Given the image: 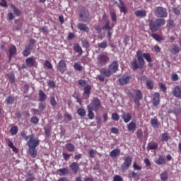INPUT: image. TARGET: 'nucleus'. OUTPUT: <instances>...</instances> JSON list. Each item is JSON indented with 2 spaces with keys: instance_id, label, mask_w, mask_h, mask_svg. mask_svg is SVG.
Returning <instances> with one entry per match:
<instances>
[{
  "instance_id": "f257e3e1",
  "label": "nucleus",
  "mask_w": 181,
  "mask_h": 181,
  "mask_svg": "<svg viewBox=\"0 0 181 181\" xmlns=\"http://www.w3.org/2000/svg\"><path fill=\"white\" fill-rule=\"evenodd\" d=\"M119 68V64L118 62L113 61L111 64L108 65V68H102L99 70L101 75H98L97 78L100 82L105 81V77H111L112 74H115L118 71Z\"/></svg>"
},
{
  "instance_id": "f03ea898",
  "label": "nucleus",
  "mask_w": 181,
  "mask_h": 181,
  "mask_svg": "<svg viewBox=\"0 0 181 181\" xmlns=\"http://www.w3.org/2000/svg\"><path fill=\"white\" fill-rule=\"evenodd\" d=\"M137 61L136 59H134L131 62V66L132 70L135 71V70H138V69H144V66L145 64L144 59L148 62L151 63L152 62V58H151V54L149 53H142V51L139 50L136 52Z\"/></svg>"
},
{
  "instance_id": "7ed1b4c3",
  "label": "nucleus",
  "mask_w": 181,
  "mask_h": 181,
  "mask_svg": "<svg viewBox=\"0 0 181 181\" xmlns=\"http://www.w3.org/2000/svg\"><path fill=\"white\" fill-rule=\"evenodd\" d=\"M40 141L36 139L35 134H31L29 141L27 142V146L28 148L29 155L31 158H36L37 156V150L36 148L39 146Z\"/></svg>"
},
{
  "instance_id": "20e7f679",
  "label": "nucleus",
  "mask_w": 181,
  "mask_h": 181,
  "mask_svg": "<svg viewBox=\"0 0 181 181\" xmlns=\"http://www.w3.org/2000/svg\"><path fill=\"white\" fill-rule=\"evenodd\" d=\"M165 23H166V20L164 18H156V20L150 19L148 20V28L151 32H158Z\"/></svg>"
},
{
  "instance_id": "39448f33",
  "label": "nucleus",
  "mask_w": 181,
  "mask_h": 181,
  "mask_svg": "<svg viewBox=\"0 0 181 181\" xmlns=\"http://www.w3.org/2000/svg\"><path fill=\"white\" fill-rule=\"evenodd\" d=\"M110 62V57H108V54L103 52L99 54L97 57V64L100 67L103 66H107Z\"/></svg>"
},
{
  "instance_id": "423d86ee",
  "label": "nucleus",
  "mask_w": 181,
  "mask_h": 181,
  "mask_svg": "<svg viewBox=\"0 0 181 181\" xmlns=\"http://www.w3.org/2000/svg\"><path fill=\"white\" fill-rule=\"evenodd\" d=\"M130 97H132L137 107L141 105V103L139 102L143 98L142 91L141 90L135 89L134 90V93H129Z\"/></svg>"
},
{
  "instance_id": "0eeeda50",
  "label": "nucleus",
  "mask_w": 181,
  "mask_h": 181,
  "mask_svg": "<svg viewBox=\"0 0 181 181\" xmlns=\"http://www.w3.org/2000/svg\"><path fill=\"white\" fill-rule=\"evenodd\" d=\"M79 19L81 22H90V21H91L90 13L86 9V8H82L80 9Z\"/></svg>"
},
{
  "instance_id": "6e6552de",
  "label": "nucleus",
  "mask_w": 181,
  "mask_h": 181,
  "mask_svg": "<svg viewBox=\"0 0 181 181\" xmlns=\"http://www.w3.org/2000/svg\"><path fill=\"white\" fill-rule=\"evenodd\" d=\"M89 105L95 112H97L101 108V100L98 98H93Z\"/></svg>"
},
{
  "instance_id": "1a4fd4ad",
  "label": "nucleus",
  "mask_w": 181,
  "mask_h": 181,
  "mask_svg": "<svg viewBox=\"0 0 181 181\" xmlns=\"http://www.w3.org/2000/svg\"><path fill=\"white\" fill-rule=\"evenodd\" d=\"M154 15H156L157 18H168V11H166V8L162 6H158L156 7L154 11Z\"/></svg>"
},
{
  "instance_id": "9d476101",
  "label": "nucleus",
  "mask_w": 181,
  "mask_h": 181,
  "mask_svg": "<svg viewBox=\"0 0 181 181\" xmlns=\"http://www.w3.org/2000/svg\"><path fill=\"white\" fill-rule=\"evenodd\" d=\"M131 165H132V158L129 156L125 157L124 161L121 165L122 170L126 172V170H128L131 168Z\"/></svg>"
},
{
  "instance_id": "9b49d317",
  "label": "nucleus",
  "mask_w": 181,
  "mask_h": 181,
  "mask_svg": "<svg viewBox=\"0 0 181 181\" xmlns=\"http://www.w3.org/2000/svg\"><path fill=\"white\" fill-rule=\"evenodd\" d=\"M57 70H59L62 74H64V71L67 70V64H66V61L60 60L57 66Z\"/></svg>"
},
{
  "instance_id": "f8f14e48",
  "label": "nucleus",
  "mask_w": 181,
  "mask_h": 181,
  "mask_svg": "<svg viewBox=\"0 0 181 181\" xmlns=\"http://www.w3.org/2000/svg\"><path fill=\"white\" fill-rule=\"evenodd\" d=\"M129 80H131V76L123 75L118 79L119 84L120 86H125L129 83Z\"/></svg>"
},
{
  "instance_id": "ddd939ff",
  "label": "nucleus",
  "mask_w": 181,
  "mask_h": 181,
  "mask_svg": "<svg viewBox=\"0 0 181 181\" xmlns=\"http://www.w3.org/2000/svg\"><path fill=\"white\" fill-rule=\"evenodd\" d=\"M160 94H159V93H155L153 95V99L151 100V101L154 107H158V105L160 104Z\"/></svg>"
},
{
  "instance_id": "4468645a",
  "label": "nucleus",
  "mask_w": 181,
  "mask_h": 181,
  "mask_svg": "<svg viewBox=\"0 0 181 181\" xmlns=\"http://www.w3.org/2000/svg\"><path fill=\"white\" fill-rule=\"evenodd\" d=\"M90 94H91V86L86 85L83 88V98H84V100H88L90 98Z\"/></svg>"
},
{
  "instance_id": "2eb2a0df",
  "label": "nucleus",
  "mask_w": 181,
  "mask_h": 181,
  "mask_svg": "<svg viewBox=\"0 0 181 181\" xmlns=\"http://www.w3.org/2000/svg\"><path fill=\"white\" fill-rule=\"evenodd\" d=\"M69 168L74 173H78V170H80V164L77 162H73L69 165Z\"/></svg>"
},
{
  "instance_id": "dca6fc26",
  "label": "nucleus",
  "mask_w": 181,
  "mask_h": 181,
  "mask_svg": "<svg viewBox=\"0 0 181 181\" xmlns=\"http://www.w3.org/2000/svg\"><path fill=\"white\" fill-rule=\"evenodd\" d=\"M25 63L28 67H35L36 59L33 57H28L25 59Z\"/></svg>"
},
{
  "instance_id": "f3484780",
  "label": "nucleus",
  "mask_w": 181,
  "mask_h": 181,
  "mask_svg": "<svg viewBox=\"0 0 181 181\" xmlns=\"http://www.w3.org/2000/svg\"><path fill=\"white\" fill-rule=\"evenodd\" d=\"M122 118L125 124H128V122L132 119V115L129 112H123Z\"/></svg>"
},
{
  "instance_id": "a211bd4d",
  "label": "nucleus",
  "mask_w": 181,
  "mask_h": 181,
  "mask_svg": "<svg viewBox=\"0 0 181 181\" xmlns=\"http://www.w3.org/2000/svg\"><path fill=\"white\" fill-rule=\"evenodd\" d=\"M173 94L174 97H176L177 98H181V88L180 86H175L173 89Z\"/></svg>"
},
{
  "instance_id": "6ab92c4d",
  "label": "nucleus",
  "mask_w": 181,
  "mask_h": 181,
  "mask_svg": "<svg viewBox=\"0 0 181 181\" xmlns=\"http://www.w3.org/2000/svg\"><path fill=\"white\" fill-rule=\"evenodd\" d=\"M170 53H172V54H179V52H180V48L177 45H173V47L169 49Z\"/></svg>"
},
{
  "instance_id": "aec40b11",
  "label": "nucleus",
  "mask_w": 181,
  "mask_h": 181,
  "mask_svg": "<svg viewBox=\"0 0 181 181\" xmlns=\"http://www.w3.org/2000/svg\"><path fill=\"white\" fill-rule=\"evenodd\" d=\"M134 14L137 18H145L146 16V11L137 10L134 12Z\"/></svg>"
},
{
  "instance_id": "412c9836",
  "label": "nucleus",
  "mask_w": 181,
  "mask_h": 181,
  "mask_svg": "<svg viewBox=\"0 0 181 181\" xmlns=\"http://www.w3.org/2000/svg\"><path fill=\"white\" fill-rule=\"evenodd\" d=\"M74 50L78 54V56H81V54H83V49L78 43H76L74 45Z\"/></svg>"
},
{
  "instance_id": "4be33fe9",
  "label": "nucleus",
  "mask_w": 181,
  "mask_h": 181,
  "mask_svg": "<svg viewBox=\"0 0 181 181\" xmlns=\"http://www.w3.org/2000/svg\"><path fill=\"white\" fill-rule=\"evenodd\" d=\"M38 95H39V101H40L41 103L46 101L47 98V95H46V93H45V92H43L42 90H39Z\"/></svg>"
},
{
  "instance_id": "5701e85b",
  "label": "nucleus",
  "mask_w": 181,
  "mask_h": 181,
  "mask_svg": "<svg viewBox=\"0 0 181 181\" xmlns=\"http://www.w3.org/2000/svg\"><path fill=\"white\" fill-rule=\"evenodd\" d=\"M57 172L59 173L60 176H66V175H69V173H70V170L67 168H64L57 170Z\"/></svg>"
},
{
  "instance_id": "b1692460",
  "label": "nucleus",
  "mask_w": 181,
  "mask_h": 181,
  "mask_svg": "<svg viewBox=\"0 0 181 181\" xmlns=\"http://www.w3.org/2000/svg\"><path fill=\"white\" fill-rule=\"evenodd\" d=\"M87 109H88V117L89 118V119H94V109L91 108V106L88 105L87 106Z\"/></svg>"
},
{
  "instance_id": "393cba45",
  "label": "nucleus",
  "mask_w": 181,
  "mask_h": 181,
  "mask_svg": "<svg viewBox=\"0 0 181 181\" xmlns=\"http://www.w3.org/2000/svg\"><path fill=\"white\" fill-rule=\"evenodd\" d=\"M78 29L86 33L90 32V28L86 24L81 23L78 24Z\"/></svg>"
},
{
  "instance_id": "a878e982",
  "label": "nucleus",
  "mask_w": 181,
  "mask_h": 181,
  "mask_svg": "<svg viewBox=\"0 0 181 181\" xmlns=\"http://www.w3.org/2000/svg\"><path fill=\"white\" fill-rule=\"evenodd\" d=\"M10 8L13 11V13L16 15V16H21V15H22V11L16 8V6L14 4H11Z\"/></svg>"
},
{
  "instance_id": "bb28decb",
  "label": "nucleus",
  "mask_w": 181,
  "mask_h": 181,
  "mask_svg": "<svg viewBox=\"0 0 181 181\" xmlns=\"http://www.w3.org/2000/svg\"><path fill=\"white\" fill-rule=\"evenodd\" d=\"M127 129L130 132H134L136 129V123L134 122H131L129 124H127Z\"/></svg>"
},
{
  "instance_id": "cd10ccee",
  "label": "nucleus",
  "mask_w": 181,
  "mask_h": 181,
  "mask_svg": "<svg viewBox=\"0 0 181 181\" xmlns=\"http://www.w3.org/2000/svg\"><path fill=\"white\" fill-rule=\"evenodd\" d=\"M119 153H121V150H119V148H115L110 153V156H111V158H117L119 156Z\"/></svg>"
},
{
  "instance_id": "c85d7f7f",
  "label": "nucleus",
  "mask_w": 181,
  "mask_h": 181,
  "mask_svg": "<svg viewBox=\"0 0 181 181\" xmlns=\"http://www.w3.org/2000/svg\"><path fill=\"white\" fill-rule=\"evenodd\" d=\"M157 165H165L166 163V159L163 156H159L158 158L156 160Z\"/></svg>"
},
{
  "instance_id": "c756f323",
  "label": "nucleus",
  "mask_w": 181,
  "mask_h": 181,
  "mask_svg": "<svg viewBox=\"0 0 181 181\" xmlns=\"http://www.w3.org/2000/svg\"><path fill=\"white\" fill-rule=\"evenodd\" d=\"M151 124L153 128H159V122H158V117H155L151 119Z\"/></svg>"
},
{
  "instance_id": "7c9ffc66",
  "label": "nucleus",
  "mask_w": 181,
  "mask_h": 181,
  "mask_svg": "<svg viewBox=\"0 0 181 181\" xmlns=\"http://www.w3.org/2000/svg\"><path fill=\"white\" fill-rule=\"evenodd\" d=\"M118 8L120 9V12L123 13L124 15H127V7L125 6V4H124V2L120 0V5L118 6Z\"/></svg>"
},
{
  "instance_id": "2f4dec72",
  "label": "nucleus",
  "mask_w": 181,
  "mask_h": 181,
  "mask_svg": "<svg viewBox=\"0 0 181 181\" xmlns=\"http://www.w3.org/2000/svg\"><path fill=\"white\" fill-rule=\"evenodd\" d=\"M13 54H16V47L15 46H13L9 49V61H11Z\"/></svg>"
},
{
  "instance_id": "473e14b6",
  "label": "nucleus",
  "mask_w": 181,
  "mask_h": 181,
  "mask_svg": "<svg viewBox=\"0 0 181 181\" xmlns=\"http://www.w3.org/2000/svg\"><path fill=\"white\" fill-rule=\"evenodd\" d=\"M170 139V136L168 132L163 133L161 136V141L162 142H168Z\"/></svg>"
},
{
  "instance_id": "72a5a7b5",
  "label": "nucleus",
  "mask_w": 181,
  "mask_h": 181,
  "mask_svg": "<svg viewBox=\"0 0 181 181\" xmlns=\"http://www.w3.org/2000/svg\"><path fill=\"white\" fill-rule=\"evenodd\" d=\"M114 27V24L111 26L110 25V21H107L106 24L102 28L103 30H112V28Z\"/></svg>"
},
{
  "instance_id": "f704fd0d",
  "label": "nucleus",
  "mask_w": 181,
  "mask_h": 181,
  "mask_svg": "<svg viewBox=\"0 0 181 181\" xmlns=\"http://www.w3.org/2000/svg\"><path fill=\"white\" fill-rule=\"evenodd\" d=\"M148 148L150 151H155L158 149V144L156 143H152V144H148Z\"/></svg>"
},
{
  "instance_id": "c9c22d12",
  "label": "nucleus",
  "mask_w": 181,
  "mask_h": 181,
  "mask_svg": "<svg viewBox=\"0 0 181 181\" xmlns=\"http://www.w3.org/2000/svg\"><path fill=\"white\" fill-rule=\"evenodd\" d=\"M66 148L68 152H74V145L70 143L66 144Z\"/></svg>"
},
{
  "instance_id": "e433bc0d",
  "label": "nucleus",
  "mask_w": 181,
  "mask_h": 181,
  "mask_svg": "<svg viewBox=\"0 0 181 181\" xmlns=\"http://www.w3.org/2000/svg\"><path fill=\"white\" fill-rule=\"evenodd\" d=\"M77 114L79 117H86V110L84 108H78L77 110Z\"/></svg>"
},
{
  "instance_id": "4c0bfd02",
  "label": "nucleus",
  "mask_w": 181,
  "mask_h": 181,
  "mask_svg": "<svg viewBox=\"0 0 181 181\" xmlns=\"http://www.w3.org/2000/svg\"><path fill=\"white\" fill-rule=\"evenodd\" d=\"M74 69L75 70H77V71H81L83 70V66H81V64H80V63L75 62L74 64Z\"/></svg>"
},
{
  "instance_id": "58836bf2",
  "label": "nucleus",
  "mask_w": 181,
  "mask_h": 181,
  "mask_svg": "<svg viewBox=\"0 0 181 181\" xmlns=\"http://www.w3.org/2000/svg\"><path fill=\"white\" fill-rule=\"evenodd\" d=\"M14 101H15V98H13V97H11V96H8L6 99V103L7 105H11V104H13Z\"/></svg>"
},
{
  "instance_id": "ea45409f",
  "label": "nucleus",
  "mask_w": 181,
  "mask_h": 181,
  "mask_svg": "<svg viewBox=\"0 0 181 181\" xmlns=\"http://www.w3.org/2000/svg\"><path fill=\"white\" fill-rule=\"evenodd\" d=\"M107 46H108V42H107V41H103V42L98 44L99 49H105Z\"/></svg>"
},
{
  "instance_id": "a19ab883",
  "label": "nucleus",
  "mask_w": 181,
  "mask_h": 181,
  "mask_svg": "<svg viewBox=\"0 0 181 181\" xmlns=\"http://www.w3.org/2000/svg\"><path fill=\"white\" fill-rule=\"evenodd\" d=\"M146 86L148 90H153V81L151 80L146 81Z\"/></svg>"
},
{
  "instance_id": "79ce46f5",
  "label": "nucleus",
  "mask_w": 181,
  "mask_h": 181,
  "mask_svg": "<svg viewBox=\"0 0 181 181\" xmlns=\"http://www.w3.org/2000/svg\"><path fill=\"white\" fill-rule=\"evenodd\" d=\"M151 36L153 37V39H155V40L157 42H162V37H160V35L158 34L153 33L151 35Z\"/></svg>"
},
{
  "instance_id": "37998d69",
  "label": "nucleus",
  "mask_w": 181,
  "mask_h": 181,
  "mask_svg": "<svg viewBox=\"0 0 181 181\" xmlns=\"http://www.w3.org/2000/svg\"><path fill=\"white\" fill-rule=\"evenodd\" d=\"M49 103L52 107H56V105H57V101H56V98H54V96L50 98Z\"/></svg>"
},
{
  "instance_id": "c03bdc74",
  "label": "nucleus",
  "mask_w": 181,
  "mask_h": 181,
  "mask_svg": "<svg viewBox=\"0 0 181 181\" xmlns=\"http://www.w3.org/2000/svg\"><path fill=\"white\" fill-rule=\"evenodd\" d=\"M81 45L85 49H88V47H90V43L86 40H81Z\"/></svg>"
},
{
  "instance_id": "a18cd8bd",
  "label": "nucleus",
  "mask_w": 181,
  "mask_h": 181,
  "mask_svg": "<svg viewBox=\"0 0 181 181\" xmlns=\"http://www.w3.org/2000/svg\"><path fill=\"white\" fill-rule=\"evenodd\" d=\"M44 66L49 69H53V65H52V63L49 60H45Z\"/></svg>"
},
{
  "instance_id": "49530a36",
  "label": "nucleus",
  "mask_w": 181,
  "mask_h": 181,
  "mask_svg": "<svg viewBox=\"0 0 181 181\" xmlns=\"http://www.w3.org/2000/svg\"><path fill=\"white\" fill-rule=\"evenodd\" d=\"M160 179L163 181L168 180V172L164 171L160 174Z\"/></svg>"
},
{
  "instance_id": "de8ad7c7",
  "label": "nucleus",
  "mask_w": 181,
  "mask_h": 181,
  "mask_svg": "<svg viewBox=\"0 0 181 181\" xmlns=\"http://www.w3.org/2000/svg\"><path fill=\"white\" fill-rule=\"evenodd\" d=\"M136 134L138 139H141L142 136H144V133L142 132V129H137Z\"/></svg>"
},
{
  "instance_id": "09e8293b",
  "label": "nucleus",
  "mask_w": 181,
  "mask_h": 181,
  "mask_svg": "<svg viewBox=\"0 0 181 181\" xmlns=\"http://www.w3.org/2000/svg\"><path fill=\"white\" fill-rule=\"evenodd\" d=\"M110 18L112 22H117V13L115 11H110Z\"/></svg>"
},
{
  "instance_id": "8fccbe9b",
  "label": "nucleus",
  "mask_w": 181,
  "mask_h": 181,
  "mask_svg": "<svg viewBox=\"0 0 181 181\" xmlns=\"http://www.w3.org/2000/svg\"><path fill=\"white\" fill-rule=\"evenodd\" d=\"M30 122L34 124V125H37V124H39V118L37 117H32L30 119Z\"/></svg>"
},
{
  "instance_id": "3c124183",
  "label": "nucleus",
  "mask_w": 181,
  "mask_h": 181,
  "mask_svg": "<svg viewBox=\"0 0 181 181\" xmlns=\"http://www.w3.org/2000/svg\"><path fill=\"white\" fill-rule=\"evenodd\" d=\"M112 119H113V121H119V115L117 112L112 113Z\"/></svg>"
},
{
  "instance_id": "603ef678",
  "label": "nucleus",
  "mask_w": 181,
  "mask_h": 181,
  "mask_svg": "<svg viewBox=\"0 0 181 181\" xmlns=\"http://www.w3.org/2000/svg\"><path fill=\"white\" fill-rule=\"evenodd\" d=\"M10 132L11 135H16L18 134V127L13 126L11 128Z\"/></svg>"
},
{
  "instance_id": "864d4df0",
  "label": "nucleus",
  "mask_w": 181,
  "mask_h": 181,
  "mask_svg": "<svg viewBox=\"0 0 181 181\" xmlns=\"http://www.w3.org/2000/svg\"><path fill=\"white\" fill-rule=\"evenodd\" d=\"M21 138H23V139H25V141H28V139H29L30 138V134L27 136L26 133H25V132H23L21 133Z\"/></svg>"
},
{
  "instance_id": "5fc2aeb1",
  "label": "nucleus",
  "mask_w": 181,
  "mask_h": 181,
  "mask_svg": "<svg viewBox=\"0 0 181 181\" xmlns=\"http://www.w3.org/2000/svg\"><path fill=\"white\" fill-rule=\"evenodd\" d=\"M133 168L134 169V170H142V167L139 166L136 162H134L133 163Z\"/></svg>"
},
{
  "instance_id": "6e6d98bb",
  "label": "nucleus",
  "mask_w": 181,
  "mask_h": 181,
  "mask_svg": "<svg viewBox=\"0 0 181 181\" xmlns=\"http://www.w3.org/2000/svg\"><path fill=\"white\" fill-rule=\"evenodd\" d=\"M8 77L11 83H15V75L13 74H8Z\"/></svg>"
},
{
  "instance_id": "4d7b16f0",
  "label": "nucleus",
  "mask_w": 181,
  "mask_h": 181,
  "mask_svg": "<svg viewBox=\"0 0 181 181\" xmlns=\"http://www.w3.org/2000/svg\"><path fill=\"white\" fill-rule=\"evenodd\" d=\"M88 155H89L90 158H94V155H95V150L90 149L88 151Z\"/></svg>"
},
{
  "instance_id": "13d9d810",
  "label": "nucleus",
  "mask_w": 181,
  "mask_h": 181,
  "mask_svg": "<svg viewBox=\"0 0 181 181\" xmlns=\"http://www.w3.org/2000/svg\"><path fill=\"white\" fill-rule=\"evenodd\" d=\"M46 108V104L43 103H40L38 105V109L40 110V111H43Z\"/></svg>"
},
{
  "instance_id": "bf43d9fd",
  "label": "nucleus",
  "mask_w": 181,
  "mask_h": 181,
  "mask_svg": "<svg viewBox=\"0 0 181 181\" xmlns=\"http://www.w3.org/2000/svg\"><path fill=\"white\" fill-rule=\"evenodd\" d=\"M62 156H63L64 160H69V159H70V156H71V155L66 153H62Z\"/></svg>"
},
{
  "instance_id": "052dcab7",
  "label": "nucleus",
  "mask_w": 181,
  "mask_h": 181,
  "mask_svg": "<svg viewBox=\"0 0 181 181\" xmlns=\"http://www.w3.org/2000/svg\"><path fill=\"white\" fill-rule=\"evenodd\" d=\"M78 83L79 86H81L82 87H86V85L87 84V81L83 79L79 80Z\"/></svg>"
},
{
  "instance_id": "680f3d73",
  "label": "nucleus",
  "mask_w": 181,
  "mask_h": 181,
  "mask_svg": "<svg viewBox=\"0 0 181 181\" xmlns=\"http://www.w3.org/2000/svg\"><path fill=\"white\" fill-rule=\"evenodd\" d=\"M0 6H3V8H8V2H6V0H1Z\"/></svg>"
},
{
  "instance_id": "e2e57ef3",
  "label": "nucleus",
  "mask_w": 181,
  "mask_h": 181,
  "mask_svg": "<svg viewBox=\"0 0 181 181\" xmlns=\"http://www.w3.org/2000/svg\"><path fill=\"white\" fill-rule=\"evenodd\" d=\"M159 87L160 90L163 91V93H165L167 90L166 86H165V84H163V83H159Z\"/></svg>"
},
{
  "instance_id": "0e129e2a",
  "label": "nucleus",
  "mask_w": 181,
  "mask_h": 181,
  "mask_svg": "<svg viewBox=\"0 0 181 181\" xmlns=\"http://www.w3.org/2000/svg\"><path fill=\"white\" fill-rule=\"evenodd\" d=\"M113 181H124V180L119 175H115L113 177Z\"/></svg>"
},
{
  "instance_id": "69168bd1",
  "label": "nucleus",
  "mask_w": 181,
  "mask_h": 181,
  "mask_svg": "<svg viewBox=\"0 0 181 181\" xmlns=\"http://www.w3.org/2000/svg\"><path fill=\"white\" fill-rule=\"evenodd\" d=\"M30 54V51L25 49V50L23 51V55L24 57H28Z\"/></svg>"
},
{
  "instance_id": "338daca9",
  "label": "nucleus",
  "mask_w": 181,
  "mask_h": 181,
  "mask_svg": "<svg viewBox=\"0 0 181 181\" xmlns=\"http://www.w3.org/2000/svg\"><path fill=\"white\" fill-rule=\"evenodd\" d=\"M34 45L32 44H28L25 46V49L30 52L31 50H33Z\"/></svg>"
},
{
  "instance_id": "774afa93",
  "label": "nucleus",
  "mask_w": 181,
  "mask_h": 181,
  "mask_svg": "<svg viewBox=\"0 0 181 181\" xmlns=\"http://www.w3.org/2000/svg\"><path fill=\"white\" fill-rule=\"evenodd\" d=\"M40 30L43 33H49V28H47V26H44L42 28H40Z\"/></svg>"
}]
</instances>
